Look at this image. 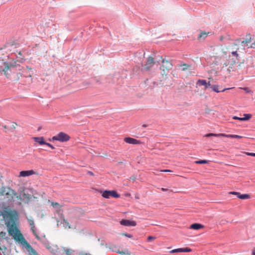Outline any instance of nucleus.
<instances>
[{
    "mask_svg": "<svg viewBox=\"0 0 255 255\" xmlns=\"http://www.w3.org/2000/svg\"><path fill=\"white\" fill-rule=\"evenodd\" d=\"M124 141L128 143L132 144H138L141 143L139 140L129 137L125 138Z\"/></svg>",
    "mask_w": 255,
    "mask_h": 255,
    "instance_id": "obj_18",
    "label": "nucleus"
},
{
    "mask_svg": "<svg viewBox=\"0 0 255 255\" xmlns=\"http://www.w3.org/2000/svg\"><path fill=\"white\" fill-rule=\"evenodd\" d=\"M2 128L5 129H6L7 128V127L6 125H2Z\"/></svg>",
    "mask_w": 255,
    "mask_h": 255,
    "instance_id": "obj_42",
    "label": "nucleus"
},
{
    "mask_svg": "<svg viewBox=\"0 0 255 255\" xmlns=\"http://www.w3.org/2000/svg\"><path fill=\"white\" fill-rule=\"evenodd\" d=\"M35 172L33 170L22 171L19 173V177H26L33 175Z\"/></svg>",
    "mask_w": 255,
    "mask_h": 255,
    "instance_id": "obj_21",
    "label": "nucleus"
},
{
    "mask_svg": "<svg viewBox=\"0 0 255 255\" xmlns=\"http://www.w3.org/2000/svg\"><path fill=\"white\" fill-rule=\"evenodd\" d=\"M27 70H32V69L27 66L26 68L22 69V72H19L18 73V74H19L21 76H23L25 77H31V74L29 72H28Z\"/></svg>",
    "mask_w": 255,
    "mask_h": 255,
    "instance_id": "obj_17",
    "label": "nucleus"
},
{
    "mask_svg": "<svg viewBox=\"0 0 255 255\" xmlns=\"http://www.w3.org/2000/svg\"><path fill=\"white\" fill-rule=\"evenodd\" d=\"M211 86V85L210 84V82H208V83L207 82V85L206 86V89L208 88L209 87Z\"/></svg>",
    "mask_w": 255,
    "mask_h": 255,
    "instance_id": "obj_41",
    "label": "nucleus"
},
{
    "mask_svg": "<svg viewBox=\"0 0 255 255\" xmlns=\"http://www.w3.org/2000/svg\"><path fill=\"white\" fill-rule=\"evenodd\" d=\"M206 137L215 136V137H226L229 138H241L243 137L242 136L236 135V134H226L225 133H210L206 134L205 135Z\"/></svg>",
    "mask_w": 255,
    "mask_h": 255,
    "instance_id": "obj_11",
    "label": "nucleus"
},
{
    "mask_svg": "<svg viewBox=\"0 0 255 255\" xmlns=\"http://www.w3.org/2000/svg\"><path fill=\"white\" fill-rule=\"evenodd\" d=\"M73 251L71 249L59 247L56 255H72Z\"/></svg>",
    "mask_w": 255,
    "mask_h": 255,
    "instance_id": "obj_13",
    "label": "nucleus"
},
{
    "mask_svg": "<svg viewBox=\"0 0 255 255\" xmlns=\"http://www.w3.org/2000/svg\"><path fill=\"white\" fill-rule=\"evenodd\" d=\"M243 47L246 46L248 48H255V35L248 34L246 35L245 40L241 42Z\"/></svg>",
    "mask_w": 255,
    "mask_h": 255,
    "instance_id": "obj_6",
    "label": "nucleus"
},
{
    "mask_svg": "<svg viewBox=\"0 0 255 255\" xmlns=\"http://www.w3.org/2000/svg\"><path fill=\"white\" fill-rule=\"evenodd\" d=\"M46 249L54 255H56L57 252L59 250V247L57 245L54 244H50L47 243L45 244Z\"/></svg>",
    "mask_w": 255,
    "mask_h": 255,
    "instance_id": "obj_14",
    "label": "nucleus"
},
{
    "mask_svg": "<svg viewBox=\"0 0 255 255\" xmlns=\"http://www.w3.org/2000/svg\"><path fill=\"white\" fill-rule=\"evenodd\" d=\"M21 70L20 66H13L12 64L8 65L7 63L3 61L0 58V72L2 71L6 77H8L10 74L8 73V71L11 72L15 73L18 71Z\"/></svg>",
    "mask_w": 255,
    "mask_h": 255,
    "instance_id": "obj_5",
    "label": "nucleus"
},
{
    "mask_svg": "<svg viewBox=\"0 0 255 255\" xmlns=\"http://www.w3.org/2000/svg\"><path fill=\"white\" fill-rule=\"evenodd\" d=\"M89 173L90 174H91V175H93V173H92V172H91V171H89Z\"/></svg>",
    "mask_w": 255,
    "mask_h": 255,
    "instance_id": "obj_47",
    "label": "nucleus"
},
{
    "mask_svg": "<svg viewBox=\"0 0 255 255\" xmlns=\"http://www.w3.org/2000/svg\"><path fill=\"white\" fill-rule=\"evenodd\" d=\"M244 117L242 118V119H241V121H247L251 118L252 115L250 114H244Z\"/></svg>",
    "mask_w": 255,
    "mask_h": 255,
    "instance_id": "obj_29",
    "label": "nucleus"
},
{
    "mask_svg": "<svg viewBox=\"0 0 255 255\" xmlns=\"http://www.w3.org/2000/svg\"><path fill=\"white\" fill-rule=\"evenodd\" d=\"M31 198L32 196L25 193L24 188H21L19 195H17V194L16 195V198L18 200L27 203L30 201Z\"/></svg>",
    "mask_w": 255,
    "mask_h": 255,
    "instance_id": "obj_8",
    "label": "nucleus"
},
{
    "mask_svg": "<svg viewBox=\"0 0 255 255\" xmlns=\"http://www.w3.org/2000/svg\"><path fill=\"white\" fill-rule=\"evenodd\" d=\"M51 205L54 207V208H57V207H60V205L59 203H57V202H52L51 203Z\"/></svg>",
    "mask_w": 255,
    "mask_h": 255,
    "instance_id": "obj_34",
    "label": "nucleus"
},
{
    "mask_svg": "<svg viewBox=\"0 0 255 255\" xmlns=\"http://www.w3.org/2000/svg\"><path fill=\"white\" fill-rule=\"evenodd\" d=\"M17 126V124L15 122H12V125H11V128L13 130L16 129V127Z\"/></svg>",
    "mask_w": 255,
    "mask_h": 255,
    "instance_id": "obj_33",
    "label": "nucleus"
},
{
    "mask_svg": "<svg viewBox=\"0 0 255 255\" xmlns=\"http://www.w3.org/2000/svg\"><path fill=\"white\" fill-rule=\"evenodd\" d=\"M154 59L152 57H148L147 59V61L145 64V68L146 70L150 69L154 64Z\"/></svg>",
    "mask_w": 255,
    "mask_h": 255,
    "instance_id": "obj_15",
    "label": "nucleus"
},
{
    "mask_svg": "<svg viewBox=\"0 0 255 255\" xmlns=\"http://www.w3.org/2000/svg\"><path fill=\"white\" fill-rule=\"evenodd\" d=\"M254 157H255V154H254Z\"/></svg>",
    "mask_w": 255,
    "mask_h": 255,
    "instance_id": "obj_49",
    "label": "nucleus"
},
{
    "mask_svg": "<svg viewBox=\"0 0 255 255\" xmlns=\"http://www.w3.org/2000/svg\"><path fill=\"white\" fill-rule=\"evenodd\" d=\"M180 66L182 67V70L183 71L188 70L190 67V66L187 64H182Z\"/></svg>",
    "mask_w": 255,
    "mask_h": 255,
    "instance_id": "obj_28",
    "label": "nucleus"
},
{
    "mask_svg": "<svg viewBox=\"0 0 255 255\" xmlns=\"http://www.w3.org/2000/svg\"><path fill=\"white\" fill-rule=\"evenodd\" d=\"M0 194L6 196L8 200H11L14 196L16 197L17 193L10 188H3L1 189Z\"/></svg>",
    "mask_w": 255,
    "mask_h": 255,
    "instance_id": "obj_9",
    "label": "nucleus"
},
{
    "mask_svg": "<svg viewBox=\"0 0 255 255\" xmlns=\"http://www.w3.org/2000/svg\"><path fill=\"white\" fill-rule=\"evenodd\" d=\"M209 32H202L199 34L198 39V40H201V39H205L208 36Z\"/></svg>",
    "mask_w": 255,
    "mask_h": 255,
    "instance_id": "obj_26",
    "label": "nucleus"
},
{
    "mask_svg": "<svg viewBox=\"0 0 255 255\" xmlns=\"http://www.w3.org/2000/svg\"><path fill=\"white\" fill-rule=\"evenodd\" d=\"M32 138L35 142L38 143L39 145H42L45 144L46 142L45 138L43 136L33 137Z\"/></svg>",
    "mask_w": 255,
    "mask_h": 255,
    "instance_id": "obj_22",
    "label": "nucleus"
},
{
    "mask_svg": "<svg viewBox=\"0 0 255 255\" xmlns=\"http://www.w3.org/2000/svg\"><path fill=\"white\" fill-rule=\"evenodd\" d=\"M29 223L31 227V229L33 234L36 237V238L39 240V237L38 236V234H37V233L35 231L34 221L32 220H29Z\"/></svg>",
    "mask_w": 255,
    "mask_h": 255,
    "instance_id": "obj_23",
    "label": "nucleus"
},
{
    "mask_svg": "<svg viewBox=\"0 0 255 255\" xmlns=\"http://www.w3.org/2000/svg\"><path fill=\"white\" fill-rule=\"evenodd\" d=\"M204 228V226L198 223H194L190 226V229L193 230H199Z\"/></svg>",
    "mask_w": 255,
    "mask_h": 255,
    "instance_id": "obj_24",
    "label": "nucleus"
},
{
    "mask_svg": "<svg viewBox=\"0 0 255 255\" xmlns=\"http://www.w3.org/2000/svg\"><path fill=\"white\" fill-rule=\"evenodd\" d=\"M70 139V136L67 133L64 132H60L56 135L52 137L51 139L49 140L50 141L57 140L61 142H67Z\"/></svg>",
    "mask_w": 255,
    "mask_h": 255,
    "instance_id": "obj_7",
    "label": "nucleus"
},
{
    "mask_svg": "<svg viewBox=\"0 0 255 255\" xmlns=\"http://www.w3.org/2000/svg\"><path fill=\"white\" fill-rule=\"evenodd\" d=\"M1 215L6 221V225L8 228V234L13 239L24 245L28 252V255H39L30 245L26 241L22 234L17 228L15 222L17 219V212L14 210H5L1 212Z\"/></svg>",
    "mask_w": 255,
    "mask_h": 255,
    "instance_id": "obj_2",
    "label": "nucleus"
},
{
    "mask_svg": "<svg viewBox=\"0 0 255 255\" xmlns=\"http://www.w3.org/2000/svg\"><path fill=\"white\" fill-rule=\"evenodd\" d=\"M1 215L6 221V225L8 228V234L13 239L24 245L28 252V255H39L30 245L26 241L22 234L17 228L15 222L17 219V212L14 210H5L1 212Z\"/></svg>",
    "mask_w": 255,
    "mask_h": 255,
    "instance_id": "obj_1",
    "label": "nucleus"
},
{
    "mask_svg": "<svg viewBox=\"0 0 255 255\" xmlns=\"http://www.w3.org/2000/svg\"><path fill=\"white\" fill-rule=\"evenodd\" d=\"M222 39H223V37H222V36H221V37H220V40H222Z\"/></svg>",
    "mask_w": 255,
    "mask_h": 255,
    "instance_id": "obj_48",
    "label": "nucleus"
},
{
    "mask_svg": "<svg viewBox=\"0 0 255 255\" xmlns=\"http://www.w3.org/2000/svg\"><path fill=\"white\" fill-rule=\"evenodd\" d=\"M156 239V238L155 237H153V236H148L147 237V241L148 242H150V241H151L152 240H154L155 239Z\"/></svg>",
    "mask_w": 255,
    "mask_h": 255,
    "instance_id": "obj_35",
    "label": "nucleus"
},
{
    "mask_svg": "<svg viewBox=\"0 0 255 255\" xmlns=\"http://www.w3.org/2000/svg\"><path fill=\"white\" fill-rule=\"evenodd\" d=\"M208 161L206 160H197L195 162L196 164H206L207 163Z\"/></svg>",
    "mask_w": 255,
    "mask_h": 255,
    "instance_id": "obj_31",
    "label": "nucleus"
},
{
    "mask_svg": "<svg viewBox=\"0 0 255 255\" xmlns=\"http://www.w3.org/2000/svg\"><path fill=\"white\" fill-rule=\"evenodd\" d=\"M6 237V233L4 232H0V238L2 239H5Z\"/></svg>",
    "mask_w": 255,
    "mask_h": 255,
    "instance_id": "obj_32",
    "label": "nucleus"
},
{
    "mask_svg": "<svg viewBox=\"0 0 255 255\" xmlns=\"http://www.w3.org/2000/svg\"><path fill=\"white\" fill-rule=\"evenodd\" d=\"M18 55L21 56V55H22V52H21V51H19V52H18Z\"/></svg>",
    "mask_w": 255,
    "mask_h": 255,
    "instance_id": "obj_45",
    "label": "nucleus"
},
{
    "mask_svg": "<svg viewBox=\"0 0 255 255\" xmlns=\"http://www.w3.org/2000/svg\"><path fill=\"white\" fill-rule=\"evenodd\" d=\"M243 64V62H238V59L229 58L227 61L223 64L221 72L223 74L230 75L231 72L241 69Z\"/></svg>",
    "mask_w": 255,
    "mask_h": 255,
    "instance_id": "obj_4",
    "label": "nucleus"
},
{
    "mask_svg": "<svg viewBox=\"0 0 255 255\" xmlns=\"http://www.w3.org/2000/svg\"><path fill=\"white\" fill-rule=\"evenodd\" d=\"M45 145H46L47 146L50 147V148H51L52 149H54L55 147L50 143H48V142H46L45 143Z\"/></svg>",
    "mask_w": 255,
    "mask_h": 255,
    "instance_id": "obj_37",
    "label": "nucleus"
},
{
    "mask_svg": "<svg viewBox=\"0 0 255 255\" xmlns=\"http://www.w3.org/2000/svg\"><path fill=\"white\" fill-rule=\"evenodd\" d=\"M161 190L163 191H166L167 190V189H166V188H161Z\"/></svg>",
    "mask_w": 255,
    "mask_h": 255,
    "instance_id": "obj_43",
    "label": "nucleus"
},
{
    "mask_svg": "<svg viewBox=\"0 0 255 255\" xmlns=\"http://www.w3.org/2000/svg\"><path fill=\"white\" fill-rule=\"evenodd\" d=\"M229 194L236 195L239 198L241 199H247L250 198V195L247 194H241L240 192L231 191L229 193Z\"/></svg>",
    "mask_w": 255,
    "mask_h": 255,
    "instance_id": "obj_16",
    "label": "nucleus"
},
{
    "mask_svg": "<svg viewBox=\"0 0 255 255\" xmlns=\"http://www.w3.org/2000/svg\"><path fill=\"white\" fill-rule=\"evenodd\" d=\"M196 85L199 86H204L206 88V86L207 85V82L205 80L199 79L197 81Z\"/></svg>",
    "mask_w": 255,
    "mask_h": 255,
    "instance_id": "obj_27",
    "label": "nucleus"
},
{
    "mask_svg": "<svg viewBox=\"0 0 255 255\" xmlns=\"http://www.w3.org/2000/svg\"><path fill=\"white\" fill-rule=\"evenodd\" d=\"M102 196L104 198L108 199L110 198V197H113L114 198H119L120 197V195L118 194L116 191L112 190V191H109V190H105L104 191L102 192Z\"/></svg>",
    "mask_w": 255,
    "mask_h": 255,
    "instance_id": "obj_12",
    "label": "nucleus"
},
{
    "mask_svg": "<svg viewBox=\"0 0 255 255\" xmlns=\"http://www.w3.org/2000/svg\"><path fill=\"white\" fill-rule=\"evenodd\" d=\"M241 47L242 46L241 41L239 39H238L231 45L223 47L221 51L219 52V55L216 56L215 59L225 56L226 57L228 56L229 58H234L236 59H238L239 56L238 52H240L241 49H244Z\"/></svg>",
    "mask_w": 255,
    "mask_h": 255,
    "instance_id": "obj_3",
    "label": "nucleus"
},
{
    "mask_svg": "<svg viewBox=\"0 0 255 255\" xmlns=\"http://www.w3.org/2000/svg\"><path fill=\"white\" fill-rule=\"evenodd\" d=\"M191 251V249L188 248H179L176 249H174L170 251V253H185V252H190Z\"/></svg>",
    "mask_w": 255,
    "mask_h": 255,
    "instance_id": "obj_20",
    "label": "nucleus"
},
{
    "mask_svg": "<svg viewBox=\"0 0 255 255\" xmlns=\"http://www.w3.org/2000/svg\"><path fill=\"white\" fill-rule=\"evenodd\" d=\"M252 254L253 255H255V250L253 251Z\"/></svg>",
    "mask_w": 255,
    "mask_h": 255,
    "instance_id": "obj_46",
    "label": "nucleus"
},
{
    "mask_svg": "<svg viewBox=\"0 0 255 255\" xmlns=\"http://www.w3.org/2000/svg\"><path fill=\"white\" fill-rule=\"evenodd\" d=\"M122 235L125 236L129 238H131L132 237V236L131 235L128 234L127 233H123Z\"/></svg>",
    "mask_w": 255,
    "mask_h": 255,
    "instance_id": "obj_36",
    "label": "nucleus"
},
{
    "mask_svg": "<svg viewBox=\"0 0 255 255\" xmlns=\"http://www.w3.org/2000/svg\"><path fill=\"white\" fill-rule=\"evenodd\" d=\"M245 154H247V155H248L254 156V154H255V153H252V152H245Z\"/></svg>",
    "mask_w": 255,
    "mask_h": 255,
    "instance_id": "obj_38",
    "label": "nucleus"
},
{
    "mask_svg": "<svg viewBox=\"0 0 255 255\" xmlns=\"http://www.w3.org/2000/svg\"><path fill=\"white\" fill-rule=\"evenodd\" d=\"M161 172H171L172 171L170 170L165 169V170H161Z\"/></svg>",
    "mask_w": 255,
    "mask_h": 255,
    "instance_id": "obj_40",
    "label": "nucleus"
},
{
    "mask_svg": "<svg viewBox=\"0 0 255 255\" xmlns=\"http://www.w3.org/2000/svg\"><path fill=\"white\" fill-rule=\"evenodd\" d=\"M172 68V63L167 60H163L162 61V65L160 67V69L163 71L162 76H163L164 74L165 75V76H167L166 72H168L170 70H171Z\"/></svg>",
    "mask_w": 255,
    "mask_h": 255,
    "instance_id": "obj_10",
    "label": "nucleus"
},
{
    "mask_svg": "<svg viewBox=\"0 0 255 255\" xmlns=\"http://www.w3.org/2000/svg\"><path fill=\"white\" fill-rule=\"evenodd\" d=\"M63 224H64V225L65 226V228L68 227V229L71 228V227L67 220L64 219L63 220Z\"/></svg>",
    "mask_w": 255,
    "mask_h": 255,
    "instance_id": "obj_30",
    "label": "nucleus"
},
{
    "mask_svg": "<svg viewBox=\"0 0 255 255\" xmlns=\"http://www.w3.org/2000/svg\"><path fill=\"white\" fill-rule=\"evenodd\" d=\"M211 88L213 91H214V92H216L217 93H219V92H224L225 91H226L227 90L230 89V88H227V89H224L222 90H220L219 89V86L218 85H216L211 86Z\"/></svg>",
    "mask_w": 255,
    "mask_h": 255,
    "instance_id": "obj_25",
    "label": "nucleus"
},
{
    "mask_svg": "<svg viewBox=\"0 0 255 255\" xmlns=\"http://www.w3.org/2000/svg\"><path fill=\"white\" fill-rule=\"evenodd\" d=\"M121 224L125 226H132L134 227L136 225L135 221H129L128 220H123L121 221Z\"/></svg>",
    "mask_w": 255,
    "mask_h": 255,
    "instance_id": "obj_19",
    "label": "nucleus"
},
{
    "mask_svg": "<svg viewBox=\"0 0 255 255\" xmlns=\"http://www.w3.org/2000/svg\"><path fill=\"white\" fill-rule=\"evenodd\" d=\"M80 255H90L88 254L82 253V254H81Z\"/></svg>",
    "mask_w": 255,
    "mask_h": 255,
    "instance_id": "obj_44",
    "label": "nucleus"
},
{
    "mask_svg": "<svg viewBox=\"0 0 255 255\" xmlns=\"http://www.w3.org/2000/svg\"><path fill=\"white\" fill-rule=\"evenodd\" d=\"M233 119H234V120H240V121H241V119H242V118H239V117H236V116H234L233 118Z\"/></svg>",
    "mask_w": 255,
    "mask_h": 255,
    "instance_id": "obj_39",
    "label": "nucleus"
}]
</instances>
